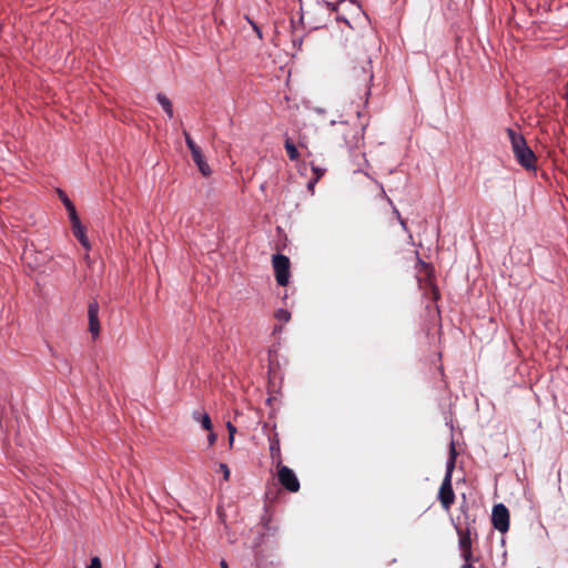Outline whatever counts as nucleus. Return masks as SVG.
I'll return each instance as SVG.
<instances>
[{
  "label": "nucleus",
  "mask_w": 568,
  "mask_h": 568,
  "mask_svg": "<svg viewBox=\"0 0 568 568\" xmlns=\"http://www.w3.org/2000/svg\"><path fill=\"white\" fill-rule=\"evenodd\" d=\"M332 126L331 139L338 148L354 152L364 145V131L367 121L362 119L359 111L356 112L355 121H332Z\"/></svg>",
  "instance_id": "f257e3e1"
},
{
  "label": "nucleus",
  "mask_w": 568,
  "mask_h": 568,
  "mask_svg": "<svg viewBox=\"0 0 568 568\" xmlns=\"http://www.w3.org/2000/svg\"><path fill=\"white\" fill-rule=\"evenodd\" d=\"M373 77L372 59L366 50L357 47L352 52H348V82L358 89H363L364 93L368 95Z\"/></svg>",
  "instance_id": "f03ea898"
},
{
  "label": "nucleus",
  "mask_w": 568,
  "mask_h": 568,
  "mask_svg": "<svg viewBox=\"0 0 568 568\" xmlns=\"http://www.w3.org/2000/svg\"><path fill=\"white\" fill-rule=\"evenodd\" d=\"M337 9L323 0H301V22L304 28L320 29L329 20L331 13Z\"/></svg>",
  "instance_id": "7ed1b4c3"
},
{
  "label": "nucleus",
  "mask_w": 568,
  "mask_h": 568,
  "mask_svg": "<svg viewBox=\"0 0 568 568\" xmlns=\"http://www.w3.org/2000/svg\"><path fill=\"white\" fill-rule=\"evenodd\" d=\"M506 133L510 140L511 150L517 162L526 170H535L537 158L534 151L527 145L523 134L507 128Z\"/></svg>",
  "instance_id": "20e7f679"
},
{
  "label": "nucleus",
  "mask_w": 568,
  "mask_h": 568,
  "mask_svg": "<svg viewBox=\"0 0 568 568\" xmlns=\"http://www.w3.org/2000/svg\"><path fill=\"white\" fill-rule=\"evenodd\" d=\"M456 463V449L454 443L450 444L449 458L446 466V474L440 484L437 498L446 511H449L455 503V493L452 485L453 471Z\"/></svg>",
  "instance_id": "39448f33"
},
{
  "label": "nucleus",
  "mask_w": 568,
  "mask_h": 568,
  "mask_svg": "<svg viewBox=\"0 0 568 568\" xmlns=\"http://www.w3.org/2000/svg\"><path fill=\"white\" fill-rule=\"evenodd\" d=\"M272 264L276 282L280 286H286L290 280L291 262L286 255L275 254L272 257Z\"/></svg>",
  "instance_id": "423d86ee"
},
{
  "label": "nucleus",
  "mask_w": 568,
  "mask_h": 568,
  "mask_svg": "<svg viewBox=\"0 0 568 568\" xmlns=\"http://www.w3.org/2000/svg\"><path fill=\"white\" fill-rule=\"evenodd\" d=\"M276 469L278 483L290 493H297L301 485L295 473L285 465L277 466Z\"/></svg>",
  "instance_id": "0eeeda50"
},
{
  "label": "nucleus",
  "mask_w": 568,
  "mask_h": 568,
  "mask_svg": "<svg viewBox=\"0 0 568 568\" xmlns=\"http://www.w3.org/2000/svg\"><path fill=\"white\" fill-rule=\"evenodd\" d=\"M491 523L495 529L500 532H507L509 529V511L503 504H497L493 508Z\"/></svg>",
  "instance_id": "6e6552de"
},
{
  "label": "nucleus",
  "mask_w": 568,
  "mask_h": 568,
  "mask_svg": "<svg viewBox=\"0 0 568 568\" xmlns=\"http://www.w3.org/2000/svg\"><path fill=\"white\" fill-rule=\"evenodd\" d=\"M419 264H420V267L423 268V271L425 272V278L418 280L419 285H420V287H423L425 290L426 294H428V292H429V295L433 301H437L439 298V291L432 280L433 268L429 264L424 263L422 261H419Z\"/></svg>",
  "instance_id": "1a4fd4ad"
},
{
  "label": "nucleus",
  "mask_w": 568,
  "mask_h": 568,
  "mask_svg": "<svg viewBox=\"0 0 568 568\" xmlns=\"http://www.w3.org/2000/svg\"><path fill=\"white\" fill-rule=\"evenodd\" d=\"M458 534V544L462 549L463 558L466 562L473 560V551H471V529L470 527H466L465 529L456 527Z\"/></svg>",
  "instance_id": "9d476101"
},
{
  "label": "nucleus",
  "mask_w": 568,
  "mask_h": 568,
  "mask_svg": "<svg viewBox=\"0 0 568 568\" xmlns=\"http://www.w3.org/2000/svg\"><path fill=\"white\" fill-rule=\"evenodd\" d=\"M99 308L97 301L91 302L88 306L89 332L93 339L100 335Z\"/></svg>",
  "instance_id": "9b49d317"
},
{
  "label": "nucleus",
  "mask_w": 568,
  "mask_h": 568,
  "mask_svg": "<svg viewBox=\"0 0 568 568\" xmlns=\"http://www.w3.org/2000/svg\"><path fill=\"white\" fill-rule=\"evenodd\" d=\"M277 528L273 527L271 525V519L267 516H263L262 523L258 526L257 534L260 535V538L254 542V547H260L265 538H268L271 536H275Z\"/></svg>",
  "instance_id": "f8f14e48"
},
{
  "label": "nucleus",
  "mask_w": 568,
  "mask_h": 568,
  "mask_svg": "<svg viewBox=\"0 0 568 568\" xmlns=\"http://www.w3.org/2000/svg\"><path fill=\"white\" fill-rule=\"evenodd\" d=\"M270 442V456L275 467L283 465L280 437L277 433H273L268 436Z\"/></svg>",
  "instance_id": "ddd939ff"
},
{
  "label": "nucleus",
  "mask_w": 568,
  "mask_h": 568,
  "mask_svg": "<svg viewBox=\"0 0 568 568\" xmlns=\"http://www.w3.org/2000/svg\"><path fill=\"white\" fill-rule=\"evenodd\" d=\"M70 222L73 235L79 240L83 247L90 248L89 240L85 235V230L81 224L79 216H77L75 220H70Z\"/></svg>",
  "instance_id": "4468645a"
},
{
  "label": "nucleus",
  "mask_w": 568,
  "mask_h": 568,
  "mask_svg": "<svg viewBox=\"0 0 568 568\" xmlns=\"http://www.w3.org/2000/svg\"><path fill=\"white\" fill-rule=\"evenodd\" d=\"M192 155V159L193 161L195 162L196 166L199 168V171L204 175V176H210L212 171L210 169V165L207 164V162L205 161L204 159V155L202 153L201 150L194 152L191 154Z\"/></svg>",
  "instance_id": "2eb2a0df"
},
{
  "label": "nucleus",
  "mask_w": 568,
  "mask_h": 568,
  "mask_svg": "<svg viewBox=\"0 0 568 568\" xmlns=\"http://www.w3.org/2000/svg\"><path fill=\"white\" fill-rule=\"evenodd\" d=\"M192 417L195 422L200 423L201 426L205 429L211 432L213 428V424L211 420V417L206 413H202L200 410H194L192 413Z\"/></svg>",
  "instance_id": "dca6fc26"
},
{
  "label": "nucleus",
  "mask_w": 568,
  "mask_h": 568,
  "mask_svg": "<svg viewBox=\"0 0 568 568\" xmlns=\"http://www.w3.org/2000/svg\"><path fill=\"white\" fill-rule=\"evenodd\" d=\"M59 197L62 201V203L64 204V206H65V209H67V211L69 213V219L70 220H75V217L78 216V213H77L74 204L67 196V194L64 192H62V191H59Z\"/></svg>",
  "instance_id": "f3484780"
},
{
  "label": "nucleus",
  "mask_w": 568,
  "mask_h": 568,
  "mask_svg": "<svg viewBox=\"0 0 568 568\" xmlns=\"http://www.w3.org/2000/svg\"><path fill=\"white\" fill-rule=\"evenodd\" d=\"M156 100L161 104V106L163 108V110L165 111L168 116L170 119L173 118V106H172V103L169 100V98L166 95H164L163 93H159L156 95Z\"/></svg>",
  "instance_id": "a211bd4d"
},
{
  "label": "nucleus",
  "mask_w": 568,
  "mask_h": 568,
  "mask_svg": "<svg viewBox=\"0 0 568 568\" xmlns=\"http://www.w3.org/2000/svg\"><path fill=\"white\" fill-rule=\"evenodd\" d=\"M284 146H285V150L287 152L290 160L296 161L300 156V153H298L295 144L291 141V139L285 140Z\"/></svg>",
  "instance_id": "6ab92c4d"
},
{
  "label": "nucleus",
  "mask_w": 568,
  "mask_h": 568,
  "mask_svg": "<svg viewBox=\"0 0 568 568\" xmlns=\"http://www.w3.org/2000/svg\"><path fill=\"white\" fill-rule=\"evenodd\" d=\"M312 170H313V173H314V178L310 180L308 184H307V189L313 191L314 189V185L318 182V180L325 174V169H321V168H317V166H312Z\"/></svg>",
  "instance_id": "aec40b11"
},
{
  "label": "nucleus",
  "mask_w": 568,
  "mask_h": 568,
  "mask_svg": "<svg viewBox=\"0 0 568 568\" xmlns=\"http://www.w3.org/2000/svg\"><path fill=\"white\" fill-rule=\"evenodd\" d=\"M183 135H184V139H185V142H186V145L189 148V150L191 151V154L201 150L199 145H196V143L194 142V140L191 138L190 133L187 131H183Z\"/></svg>",
  "instance_id": "412c9836"
},
{
  "label": "nucleus",
  "mask_w": 568,
  "mask_h": 568,
  "mask_svg": "<svg viewBox=\"0 0 568 568\" xmlns=\"http://www.w3.org/2000/svg\"><path fill=\"white\" fill-rule=\"evenodd\" d=\"M274 317L280 322L287 323L291 320V313L287 310L280 308L274 313Z\"/></svg>",
  "instance_id": "4be33fe9"
},
{
  "label": "nucleus",
  "mask_w": 568,
  "mask_h": 568,
  "mask_svg": "<svg viewBox=\"0 0 568 568\" xmlns=\"http://www.w3.org/2000/svg\"><path fill=\"white\" fill-rule=\"evenodd\" d=\"M226 428L229 430V444L232 447L233 443H234V436H235V433H236V427L232 423L229 422L226 424Z\"/></svg>",
  "instance_id": "5701e85b"
},
{
  "label": "nucleus",
  "mask_w": 568,
  "mask_h": 568,
  "mask_svg": "<svg viewBox=\"0 0 568 568\" xmlns=\"http://www.w3.org/2000/svg\"><path fill=\"white\" fill-rule=\"evenodd\" d=\"M219 467H220V470L223 474L224 480H229L230 479V468L227 467V465L221 463Z\"/></svg>",
  "instance_id": "b1692460"
},
{
  "label": "nucleus",
  "mask_w": 568,
  "mask_h": 568,
  "mask_svg": "<svg viewBox=\"0 0 568 568\" xmlns=\"http://www.w3.org/2000/svg\"><path fill=\"white\" fill-rule=\"evenodd\" d=\"M88 568H102L100 559L98 557H93Z\"/></svg>",
  "instance_id": "393cba45"
},
{
  "label": "nucleus",
  "mask_w": 568,
  "mask_h": 568,
  "mask_svg": "<svg viewBox=\"0 0 568 568\" xmlns=\"http://www.w3.org/2000/svg\"><path fill=\"white\" fill-rule=\"evenodd\" d=\"M217 439V436L215 433H213L212 430L210 432L209 436H207V440H209V444L212 446L215 444Z\"/></svg>",
  "instance_id": "a878e982"
},
{
  "label": "nucleus",
  "mask_w": 568,
  "mask_h": 568,
  "mask_svg": "<svg viewBox=\"0 0 568 568\" xmlns=\"http://www.w3.org/2000/svg\"><path fill=\"white\" fill-rule=\"evenodd\" d=\"M247 20L252 24V27L255 30V32L257 33L258 38H262V32H261L260 28L253 21H251L248 18H247Z\"/></svg>",
  "instance_id": "bb28decb"
},
{
  "label": "nucleus",
  "mask_w": 568,
  "mask_h": 568,
  "mask_svg": "<svg viewBox=\"0 0 568 568\" xmlns=\"http://www.w3.org/2000/svg\"><path fill=\"white\" fill-rule=\"evenodd\" d=\"M565 88H566V92H565L564 98L566 100V104H567V108H568V80H567V83H566Z\"/></svg>",
  "instance_id": "cd10ccee"
},
{
  "label": "nucleus",
  "mask_w": 568,
  "mask_h": 568,
  "mask_svg": "<svg viewBox=\"0 0 568 568\" xmlns=\"http://www.w3.org/2000/svg\"><path fill=\"white\" fill-rule=\"evenodd\" d=\"M395 212L397 213V215H399L398 211H395ZM398 217H400V216H398ZM399 221H400L402 226L406 230L407 229L406 227V221L403 220V219H399Z\"/></svg>",
  "instance_id": "c85d7f7f"
},
{
  "label": "nucleus",
  "mask_w": 568,
  "mask_h": 568,
  "mask_svg": "<svg viewBox=\"0 0 568 568\" xmlns=\"http://www.w3.org/2000/svg\"><path fill=\"white\" fill-rule=\"evenodd\" d=\"M220 566H221V568H229V565L224 559L221 560Z\"/></svg>",
  "instance_id": "c756f323"
},
{
  "label": "nucleus",
  "mask_w": 568,
  "mask_h": 568,
  "mask_svg": "<svg viewBox=\"0 0 568 568\" xmlns=\"http://www.w3.org/2000/svg\"><path fill=\"white\" fill-rule=\"evenodd\" d=\"M463 568H475V567L471 565L470 561L469 562L465 561V565L463 566Z\"/></svg>",
  "instance_id": "7c9ffc66"
},
{
  "label": "nucleus",
  "mask_w": 568,
  "mask_h": 568,
  "mask_svg": "<svg viewBox=\"0 0 568 568\" xmlns=\"http://www.w3.org/2000/svg\"><path fill=\"white\" fill-rule=\"evenodd\" d=\"M159 567H160L159 565L155 566V568H159Z\"/></svg>",
  "instance_id": "2f4dec72"
}]
</instances>
